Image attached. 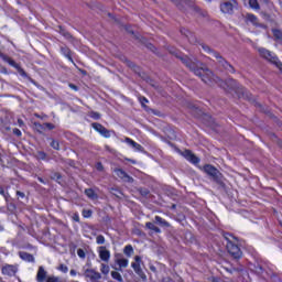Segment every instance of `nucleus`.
<instances>
[{
    "mask_svg": "<svg viewBox=\"0 0 282 282\" xmlns=\"http://www.w3.org/2000/svg\"><path fill=\"white\" fill-rule=\"evenodd\" d=\"M176 58H178L186 67L187 69L192 70L195 76H198L205 85H219V87H223L225 91H228L229 94H236L238 98H246L247 100H250L251 96L250 93H247L246 88L243 86L239 85L237 80L229 78L226 82L221 80L219 77L215 76L212 70H209L204 63L197 61V58H191L188 56H182L177 54V51H170Z\"/></svg>",
    "mask_w": 282,
    "mask_h": 282,
    "instance_id": "f257e3e1",
    "label": "nucleus"
},
{
    "mask_svg": "<svg viewBox=\"0 0 282 282\" xmlns=\"http://www.w3.org/2000/svg\"><path fill=\"white\" fill-rule=\"evenodd\" d=\"M202 47H203L204 52H207V54H210V56L216 58L217 63H219V65H221V67H224V69H226L230 74H235V67H232V65L228 64L219 53L213 51L206 44H202Z\"/></svg>",
    "mask_w": 282,
    "mask_h": 282,
    "instance_id": "f03ea898",
    "label": "nucleus"
},
{
    "mask_svg": "<svg viewBox=\"0 0 282 282\" xmlns=\"http://www.w3.org/2000/svg\"><path fill=\"white\" fill-rule=\"evenodd\" d=\"M204 172L209 175V177L213 180V182H216V184H219V186L224 185V175L217 167L206 164L204 166Z\"/></svg>",
    "mask_w": 282,
    "mask_h": 282,
    "instance_id": "7ed1b4c3",
    "label": "nucleus"
},
{
    "mask_svg": "<svg viewBox=\"0 0 282 282\" xmlns=\"http://www.w3.org/2000/svg\"><path fill=\"white\" fill-rule=\"evenodd\" d=\"M258 52L260 56H262V58H265V61H269V63H272L273 65L278 66L279 69L282 72V63L279 61L276 56L272 55V52L265 48H259Z\"/></svg>",
    "mask_w": 282,
    "mask_h": 282,
    "instance_id": "20e7f679",
    "label": "nucleus"
},
{
    "mask_svg": "<svg viewBox=\"0 0 282 282\" xmlns=\"http://www.w3.org/2000/svg\"><path fill=\"white\" fill-rule=\"evenodd\" d=\"M235 6H237L236 0H224L220 4V11L224 14H232V12H235Z\"/></svg>",
    "mask_w": 282,
    "mask_h": 282,
    "instance_id": "39448f33",
    "label": "nucleus"
},
{
    "mask_svg": "<svg viewBox=\"0 0 282 282\" xmlns=\"http://www.w3.org/2000/svg\"><path fill=\"white\" fill-rule=\"evenodd\" d=\"M134 261L131 263V268L134 270L135 274L140 276L143 281L147 279V274H144V271H142V268L140 267V262L142 261V258L140 256L134 257Z\"/></svg>",
    "mask_w": 282,
    "mask_h": 282,
    "instance_id": "423d86ee",
    "label": "nucleus"
},
{
    "mask_svg": "<svg viewBox=\"0 0 282 282\" xmlns=\"http://www.w3.org/2000/svg\"><path fill=\"white\" fill-rule=\"evenodd\" d=\"M226 248L227 252H229L234 257V259H241V249L239 248V246L235 245V242H227Z\"/></svg>",
    "mask_w": 282,
    "mask_h": 282,
    "instance_id": "0eeeda50",
    "label": "nucleus"
},
{
    "mask_svg": "<svg viewBox=\"0 0 282 282\" xmlns=\"http://www.w3.org/2000/svg\"><path fill=\"white\" fill-rule=\"evenodd\" d=\"M91 127L104 138H111V131L107 130V128H105L102 124L95 122L91 124Z\"/></svg>",
    "mask_w": 282,
    "mask_h": 282,
    "instance_id": "6e6552de",
    "label": "nucleus"
},
{
    "mask_svg": "<svg viewBox=\"0 0 282 282\" xmlns=\"http://www.w3.org/2000/svg\"><path fill=\"white\" fill-rule=\"evenodd\" d=\"M181 155L192 164H199V158H197V155H195L191 150L183 151Z\"/></svg>",
    "mask_w": 282,
    "mask_h": 282,
    "instance_id": "1a4fd4ad",
    "label": "nucleus"
},
{
    "mask_svg": "<svg viewBox=\"0 0 282 282\" xmlns=\"http://www.w3.org/2000/svg\"><path fill=\"white\" fill-rule=\"evenodd\" d=\"M115 173H116V176L120 177V180H123V182L133 184V177L129 176V174H127V172H124L122 169H116Z\"/></svg>",
    "mask_w": 282,
    "mask_h": 282,
    "instance_id": "9d476101",
    "label": "nucleus"
},
{
    "mask_svg": "<svg viewBox=\"0 0 282 282\" xmlns=\"http://www.w3.org/2000/svg\"><path fill=\"white\" fill-rule=\"evenodd\" d=\"M18 268L14 264H4L2 267V274H6L7 276H14L18 272Z\"/></svg>",
    "mask_w": 282,
    "mask_h": 282,
    "instance_id": "9b49d317",
    "label": "nucleus"
},
{
    "mask_svg": "<svg viewBox=\"0 0 282 282\" xmlns=\"http://www.w3.org/2000/svg\"><path fill=\"white\" fill-rule=\"evenodd\" d=\"M99 257H100L101 261L109 263V259H111V252H109V250H107V247L101 246V247H99Z\"/></svg>",
    "mask_w": 282,
    "mask_h": 282,
    "instance_id": "f8f14e48",
    "label": "nucleus"
},
{
    "mask_svg": "<svg viewBox=\"0 0 282 282\" xmlns=\"http://www.w3.org/2000/svg\"><path fill=\"white\" fill-rule=\"evenodd\" d=\"M139 101L141 102L143 109H145L147 111H151V113H154V116H160V111L147 107L145 102H149V99H147V97H139Z\"/></svg>",
    "mask_w": 282,
    "mask_h": 282,
    "instance_id": "ddd939ff",
    "label": "nucleus"
},
{
    "mask_svg": "<svg viewBox=\"0 0 282 282\" xmlns=\"http://www.w3.org/2000/svg\"><path fill=\"white\" fill-rule=\"evenodd\" d=\"M47 279V271H45V268L40 267L36 274V281L43 282Z\"/></svg>",
    "mask_w": 282,
    "mask_h": 282,
    "instance_id": "4468645a",
    "label": "nucleus"
},
{
    "mask_svg": "<svg viewBox=\"0 0 282 282\" xmlns=\"http://www.w3.org/2000/svg\"><path fill=\"white\" fill-rule=\"evenodd\" d=\"M181 32L188 39L189 43H192L193 45L197 43V37L191 31L183 29L181 30Z\"/></svg>",
    "mask_w": 282,
    "mask_h": 282,
    "instance_id": "2eb2a0df",
    "label": "nucleus"
},
{
    "mask_svg": "<svg viewBox=\"0 0 282 282\" xmlns=\"http://www.w3.org/2000/svg\"><path fill=\"white\" fill-rule=\"evenodd\" d=\"M19 257L22 258L23 261H29V263H34V256L28 253L25 251H20Z\"/></svg>",
    "mask_w": 282,
    "mask_h": 282,
    "instance_id": "dca6fc26",
    "label": "nucleus"
},
{
    "mask_svg": "<svg viewBox=\"0 0 282 282\" xmlns=\"http://www.w3.org/2000/svg\"><path fill=\"white\" fill-rule=\"evenodd\" d=\"M0 56H1V58H2L6 63H8L9 65H11V67H15V69L19 68V64H17V62H14V59H12L11 57H9V56H7V55H4V54H2V53H0Z\"/></svg>",
    "mask_w": 282,
    "mask_h": 282,
    "instance_id": "f3484780",
    "label": "nucleus"
},
{
    "mask_svg": "<svg viewBox=\"0 0 282 282\" xmlns=\"http://www.w3.org/2000/svg\"><path fill=\"white\" fill-rule=\"evenodd\" d=\"M61 52L62 54H64V56H66V58H68V61H70V63H74V59L72 58V51L69 50V47L62 46Z\"/></svg>",
    "mask_w": 282,
    "mask_h": 282,
    "instance_id": "a211bd4d",
    "label": "nucleus"
},
{
    "mask_svg": "<svg viewBox=\"0 0 282 282\" xmlns=\"http://www.w3.org/2000/svg\"><path fill=\"white\" fill-rule=\"evenodd\" d=\"M85 195L89 198V199H98V194H96V192L91 188H87L85 189Z\"/></svg>",
    "mask_w": 282,
    "mask_h": 282,
    "instance_id": "6ab92c4d",
    "label": "nucleus"
},
{
    "mask_svg": "<svg viewBox=\"0 0 282 282\" xmlns=\"http://www.w3.org/2000/svg\"><path fill=\"white\" fill-rule=\"evenodd\" d=\"M126 64H127L128 67H130L131 69H133V72H135V74H139V76H142V75L140 74V68H139L133 62L127 59V61H126Z\"/></svg>",
    "mask_w": 282,
    "mask_h": 282,
    "instance_id": "aec40b11",
    "label": "nucleus"
},
{
    "mask_svg": "<svg viewBox=\"0 0 282 282\" xmlns=\"http://www.w3.org/2000/svg\"><path fill=\"white\" fill-rule=\"evenodd\" d=\"M155 221H156V224H159L160 226H163L164 228H169L171 226V224H169V221L164 220L160 216H155Z\"/></svg>",
    "mask_w": 282,
    "mask_h": 282,
    "instance_id": "412c9836",
    "label": "nucleus"
},
{
    "mask_svg": "<svg viewBox=\"0 0 282 282\" xmlns=\"http://www.w3.org/2000/svg\"><path fill=\"white\" fill-rule=\"evenodd\" d=\"M145 228H148L149 230H153L156 234L162 232V230L158 226H155V224L153 223H147Z\"/></svg>",
    "mask_w": 282,
    "mask_h": 282,
    "instance_id": "4be33fe9",
    "label": "nucleus"
},
{
    "mask_svg": "<svg viewBox=\"0 0 282 282\" xmlns=\"http://www.w3.org/2000/svg\"><path fill=\"white\" fill-rule=\"evenodd\" d=\"M126 141L128 142V144H131L133 149H137V151H142V145H140L135 141L131 140L130 138H127Z\"/></svg>",
    "mask_w": 282,
    "mask_h": 282,
    "instance_id": "5701e85b",
    "label": "nucleus"
},
{
    "mask_svg": "<svg viewBox=\"0 0 282 282\" xmlns=\"http://www.w3.org/2000/svg\"><path fill=\"white\" fill-rule=\"evenodd\" d=\"M119 268H127L129 265V260L124 258L117 259Z\"/></svg>",
    "mask_w": 282,
    "mask_h": 282,
    "instance_id": "b1692460",
    "label": "nucleus"
},
{
    "mask_svg": "<svg viewBox=\"0 0 282 282\" xmlns=\"http://www.w3.org/2000/svg\"><path fill=\"white\" fill-rule=\"evenodd\" d=\"M123 252L127 257H131L133 254V247L131 245L126 246Z\"/></svg>",
    "mask_w": 282,
    "mask_h": 282,
    "instance_id": "393cba45",
    "label": "nucleus"
},
{
    "mask_svg": "<svg viewBox=\"0 0 282 282\" xmlns=\"http://www.w3.org/2000/svg\"><path fill=\"white\" fill-rule=\"evenodd\" d=\"M111 276H112V279H115L116 281H119V282H122V281H123L122 275H121L118 271H112V272H111Z\"/></svg>",
    "mask_w": 282,
    "mask_h": 282,
    "instance_id": "a878e982",
    "label": "nucleus"
},
{
    "mask_svg": "<svg viewBox=\"0 0 282 282\" xmlns=\"http://www.w3.org/2000/svg\"><path fill=\"white\" fill-rule=\"evenodd\" d=\"M34 127H35L37 133H43V131H45V123H44V124H41V123H39V122H35V123H34Z\"/></svg>",
    "mask_w": 282,
    "mask_h": 282,
    "instance_id": "bb28decb",
    "label": "nucleus"
},
{
    "mask_svg": "<svg viewBox=\"0 0 282 282\" xmlns=\"http://www.w3.org/2000/svg\"><path fill=\"white\" fill-rule=\"evenodd\" d=\"M250 8H253V10H259V1L258 0H249Z\"/></svg>",
    "mask_w": 282,
    "mask_h": 282,
    "instance_id": "cd10ccee",
    "label": "nucleus"
},
{
    "mask_svg": "<svg viewBox=\"0 0 282 282\" xmlns=\"http://www.w3.org/2000/svg\"><path fill=\"white\" fill-rule=\"evenodd\" d=\"M273 35H274L275 39H278V41H282V32H281V30L274 29L273 30Z\"/></svg>",
    "mask_w": 282,
    "mask_h": 282,
    "instance_id": "c85d7f7f",
    "label": "nucleus"
},
{
    "mask_svg": "<svg viewBox=\"0 0 282 282\" xmlns=\"http://www.w3.org/2000/svg\"><path fill=\"white\" fill-rule=\"evenodd\" d=\"M59 32L63 36H65V39H72V34H69V32L65 31V29L59 26Z\"/></svg>",
    "mask_w": 282,
    "mask_h": 282,
    "instance_id": "c756f323",
    "label": "nucleus"
},
{
    "mask_svg": "<svg viewBox=\"0 0 282 282\" xmlns=\"http://www.w3.org/2000/svg\"><path fill=\"white\" fill-rule=\"evenodd\" d=\"M89 117L93 118L94 120H100V113L96 111H90Z\"/></svg>",
    "mask_w": 282,
    "mask_h": 282,
    "instance_id": "7c9ffc66",
    "label": "nucleus"
},
{
    "mask_svg": "<svg viewBox=\"0 0 282 282\" xmlns=\"http://www.w3.org/2000/svg\"><path fill=\"white\" fill-rule=\"evenodd\" d=\"M100 271H101V274H109V265L102 263Z\"/></svg>",
    "mask_w": 282,
    "mask_h": 282,
    "instance_id": "2f4dec72",
    "label": "nucleus"
},
{
    "mask_svg": "<svg viewBox=\"0 0 282 282\" xmlns=\"http://www.w3.org/2000/svg\"><path fill=\"white\" fill-rule=\"evenodd\" d=\"M36 158H37V160H45V158H47V154H45V152H43V151H39L36 153Z\"/></svg>",
    "mask_w": 282,
    "mask_h": 282,
    "instance_id": "473e14b6",
    "label": "nucleus"
},
{
    "mask_svg": "<svg viewBox=\"0 0 282 282\" xmlns=\"http://www.w3.org/2000/svg\"><path fill=\"white\" fill-rule=\"evenodd\" d=\"M96 241L98 246H102V243H105V236L102 235L97 236Z\"/></svg>",
    "mask_w": 282,
    "mask_h": 282,
    "instance_id": "72a5a7b5",
    "label": "nucleus"
},
{
    "mask_svg": "<svg viewBox=\"0 0 282 282\" xmlns=\"http://www.w3.org/2000/svg\"><path fill=\"white\" fill-rule=\"evenodd\" d=\"M51 147H52V149H55L56 151H58L61 148H59V143H58V141H56V140H53L52 142H51Z\"/></svg>",
    "mask_w": 282,
    "mask_h": 282,
    "instance_id": "f704fd0d",
    "label": "nucleus"
},
{
    "mask_svg": "<svg viewBox=\"0 0 282 282\" xmlns=\"http://www.w3.org/2000/svg\"><path fill=\"white\" fill-rule=\"evenodd\" d=\"M139 193L142 195V197H147L150 192L148 188H139Z\"/></svg>",
    "mask_w": 282,
    "mask_h": 282,
    "instance_id": "c9c22d12",
    "label": "nucleus"
},
{
    "mask_svg": "<svg viewBox=\"0 0 282 282\" xmlns=\"http://www.w3.org/2000/svg\"><path fill=\"white\" fill-rule=\"evenodd\" d=\"M93 212L90 209L83 210V217L89 218L91 217Z\"/></svg>",
    "mask_w": 282,
    "mask_h": 282,
    "instance_id": "e433bc0d",
    "label": "nucleus"
},
{
    "mask_svg": "<svg viewBox=\"0 0 282 282\" xmlns=\"http://www.w3.org/2000/svg\"><path fill=\"white\" fill-rule=\"evenodd\" d=\"M247 19L251 23H257V18L254 17V14H247Z\"/></svg>",
    "mask_w": 282,
    "mask_h": 282,
    "instance_id": "4c0bfd02",
    "label": "nucleus"
},
{
    "mask_svg": "<svg viewBox=\"0 0 282 282\" xmlns=\"http://www.w3.org/2000/svg\"><path fill=\"white\" fill-rule=\"evenodd\" d=\"M44 129H48V131H52L53 129H56V127L53 123H44Z\"/></svg>",
    "mask_w": 282,
    "mask_h": 282,
    "instance_id": "58836bf2",
    "label": "nucleus"
},
{
    "mask_svg": "<svg viewBox=\"0 0 282 282\" xmlns=\"http://www.w3.org/2000/svg\"><path fill=\"white\" fill-rule=\"evenodd\" d=\"M58 270H61V272L67 273L68 270H69V268H67V265H65V264H61V265L58 267Z\"/></svg>",
    "mask_w": 282,
    "mask_h": 282,
    "instance_id": "ea45409f",
    "label": "nucleus"
},
{
    "mask_svg": "<svg viewBox=\"0 0 282 282\" xmlns=\"http://www.w3.org/2000/svg\"><path fill=\"white\" fill-rule=\"evenodd\" d=\"M145 47H147L148 50H150V52L155 53V47H154L153 44H151V43H145Z\"/></svg>",
    "mask_w": 282,
    "mask_h": 282,
    "instance_id": "a19ab883",
    "label": "nucleus"
},
{
    "mask_svg": "<svg viewBox=\"0 0 282 282\" xmlns=\"http://www.w3.org/2000/svg\"><path fill=\"white\" fill-rule=\"evenodd\" d=\"M46 282H58V278L51 275L46 279Z\"/></svg>",
    "mask_w": 282,
    "mask_h": 282,
    "instance_id": "79ce46f5",
    "label": "nucleus"
},
{
    "mask_svg": "<svg viewBox=\"0 0 282 282\" xmlns=\"http://www.w3.org/2000/svg\"><path fill=\"white\" fill-rule=\"evenodd\" d=\"M52 180H61V173L54 172L53 175L51 176Z\"/></svg>",
    "mask_w": 282,
    "mask_h": 282,
    "instance_id": "37998d69",
    "label": "nucleus"
},
{
    "mask_svg": "<svg viewBox=\"0 0 282 282\" xmlns=\"http://www.w3.org/2000/svg\"><path fill=\"white\" fill-rule=\"evenodd\" d=\"M77 254L80 259H85V251L83 249H78Z\"/></svg>",
    "mask_w": 282,
    "mask_h": 282,
    "instance_id": "c03bdc74",
    "label": "nucleus"
},
{
    "mask_svg": "<svg viewBox=\"0 0 282 282\" xmlns=\"http://www.w3.org/2000/svg\"><path fill=\"white\" fill-rule=\"evenodd\" d=\"M18 72L20 76H28V74L25 73V70L21 67L18 66Z\"/></svg>",
    "mask_w": 282,
    "mask_h": 282,
    "instance_id": "a18cd8bd",
    "label": "nucleus"
},
{
    "mask_svg": "<svg viewBox=\"0 0 282 282\" xmlns=\"http://www.w3.org/2000/svg\"><path fill=\"white\" fill-rule=\"evenodd\" d=\"M96 169H97V171H105V166H102V163H100V162H98L96 164Z\"/></svg>",
    "mask_w": 282,
    "mask_h": 282,
    "instance_id": "49530a36",
    "label": "nucleus"
},
{
    "mask_svg": "<svg viewBox=\"0 0 282 282\" xmlns=\"http://www.w3.org/2000/svg\"><path fill=\"white\" fill-rule=\"evenodd\" d=\"M14 135H18V138H21V130L19 128L13 129Z\"/></svg>",
    "mask_w": 282,
    "mask_h": 282,
    "instance_id": "de8ad7c7",
    "label": "nucleus"
},
{
    "mask_svg": "<svg viewBox=\"0 0 282 282\" xmlns=\"http://www.w3.org/2000/svg\"><path fill=\"white\" fill-rule=\"evenodd\" d=\"M127 30V32L129 33V34H131L132 36H134L135 39H140L138 35H135V33L133 32V30H131V29H126Z\"/></svg>",
    "mask_w": 282,
    "mask_h": 282,
    "instance_id": "09e8293b",
    "label": "nucleus"
},
{
    "mask_svg": "<svg viewBox=\"0 0 282 282\" xmlns=\"http://www.w3.org/2000/svg\"><path fill=\"white\" fill-rule=\"evenodd\" d=\"M68 87L70 89H74V91H78V86L74 85V84H69Z\"/></svg>",
    "mask_w": 282,
    "mask_h": 282,
    "instance_id": "8fccbe9b",
    "label": "nucleus"
},
{
    "mask_svg": "<svg viewBox=\"0 0 282 282\" xmlns=\"http://www.w3.org/2000/svg\"><path fill=\"white\" fill-rule=\"evenodd\" d=\"M230 237H232V235H230V234L225 235V239H226L227 243H229V241H232V240H230Z\"/></svg>",
    "mask_w": 282,
    "mask_h": 282,
    "instance_id": "3c124183",
    "label": "nucleus"
},
{
    "mask_svg": "<svg viewBox=\"0 0 282 282\" xmlns=\"http://www.w3.org/2000/svg\"><path fill=\"white\" fill-rule=\"evenodd\" d=\"M73 219L74 221H80V217L78 216V214H74Z\"/></svg>",
    "mask_w": 282,
    "mask_h": 282,
    "instance_id": "603ef678",
    "label": "nucleus"
},
{
    "mask_svg": "<svg viewBox=\"0 0 282 282\" xmlns=\"http://www.w3.org/2000/svg\"><path fill=\"white\" fill-rule=\"evenodd\" d=\"M17 195L19 196V197H25V193H23V192H17Z\"/></svg>",
    "mask_w": 282,
    "mask_h": 282,
    "instance_id": "864d4df0",
    "label": "nucleus"
},
{
    "mask_svg": "<svg viewBox=\"0 0 282 282\" xmlns=\"http://www.w3.org/2000/svg\"><path fill=\"white\" fill-rule=\"evenodd\" d=\"M0 195H3V197H6V189H3V187H0Z\"/></svg>",
    "mask_w": 282,
    "mask_h": 282,
    "instance_id": "5fc2aeb1",
    "label": "nucleus"
},
{
    "mask_svg": "<svg viewBox=\"0 0 282 282\" xmlns=\"http://www.w3.org/2000/svg\"><path fill=\"white\" fill-rule=\"evenodd\" d=\"M76 274H77L76 270L72 269V270H70V275H72V276H76Z\"/></svg>",
    "mask_w": 282,
    "mask_h": 282,
    "instance_id": "6e6d98bb",
    "label": "nucleus"
},
{
    "mask_svg": "<svg viewBox=\"0 0 282 282\" xmlns=\"http://www.w3.org/2000/svg\"><path fill=\"white\" fill-rule=\"evenodd\" d=\"M37 180H39V182H41L42 184H45V181H44L43 178L39 177Z\"/></svg>",
    "mask_w": 282,
    "mask_h": 282,
    "instance_id": "4d7b16f0",
    "label": "nucleus"
},
{
    "mask_svg": "<svg viewBox=\"0 0 282 282\" xmlns=\"http://www.w3.org/2000/svg\"><path fill=\"white\" fill-rule=\"evenodd\" d=\"M174 3H178V1H186V0H172Z\"/></svg>",
    "mask_w": 282,
    "mask_h": 282,
    "instance_id": "13d9d810",
    "label": "nucleus"
},
{
    "mask_svg": "<svg viewBox=\"0 0 282 282\" xmlns=\"http://www.w3.org/2000/svg\"><path fill=\"white\" fill-rule=\"evenodd\" d=\"M18 122H19L20 127H21V124H23V120H21V119H19Z\"/></svg>",
    "mask_w": 282,
    "mask_h": 282,
    "instance_id": "bf43d9fd",
    "label": "nucleus"
},
{
    "mask_svg": "<svg viewBox=\"0 0 282 282\" xmlns=\"http://www.w3.org/2000/svg\"><path fill=\"white\" fill-rule=\"evenodd\" d=\"M150 269L152 270V272H155V267H151Z\"/></svg>",
    "mask_w": 282,
    "mask_h": 282,
    "instance_id": "052dcab7",
    "label": "nucleus"
},
{
    "mask_svg": "<svg viewBox=\"0 0 282 282\" xmlns=\"http://www.w3.org/2000/svg\"><path fill=\"white\" fill-rule=\"evenodd\" d=\"M0 162H3V159H1V153H0Z\"/></svg>",
    "mask_w": 282,
    "mask_h": 282,
    "instance_id": "680f3d73",
    "label": "nucleus"
},
{
    "mask_svg": "<svg viewBox=\"0 0 282 282\" xmlns=\"http://www.w3.org/2000/svg\"><path fill=\"white\" fill-rule=\"evenodd\" d=\"M35 116H36V118H41L40 115H35Z\"/></svg>",
    "mask_w": 282,
    "mask_h": 282,
    "instance_id": "e2e57ef3",
    "label": "nucleus"
},
{
    "mask_svg": "<svg viewBox=\"0 0 282 282\" xmlns=\"http://www.w3.org/2000/svg\"><path fill=\"white\" fill-rule=\"evenodd\" d=\"M0 230H3V227L0 226Z\"/></svg>",
    "mask_w": 282,
    "mask_h": 282,
    "instance_id": "0e129e2a",
    "label": "nucleus"
},
{
    "mask_svg": "<svg viewBox=\"0 0 282 282\" xmlns=\"http://www.w3.org/2000/svg\"><path fill=\"white\" fill-rule=\"evenodd\" d=\"M109 17H111V13H108Z\"/></svg>",
    "mask_w": 282,
    "mask_h": 282,
    "instance_id": "69168bd1",
    "label": "nucleus"
}]
</instances>
